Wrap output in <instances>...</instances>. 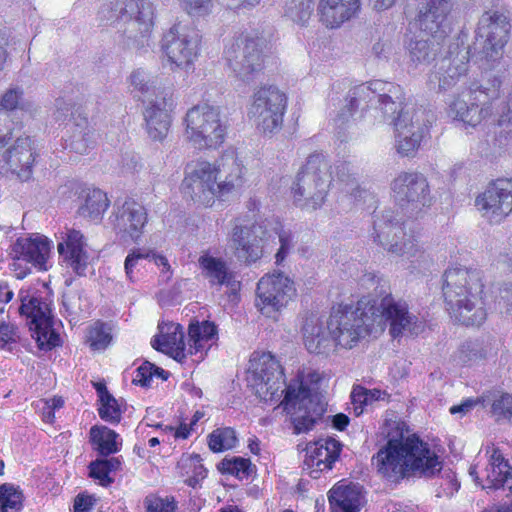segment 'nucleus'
<instances>
[{
    "mask_svg": "<svg viewBox=\"0 0 512 512\" xmlns=\"http://www.w3.org/2000/svg\"><path fill=\"white\" fill-rule=\"evenodd\" d=\"M98 413L101 419L106 422L119 423L121 420L120 406L112 395H105L104 399L100 401Z\"/></svg>",
    "mask_w": 512,
    "mask_h": 512,
    "instance_id": "obj_47",
    "label": "nucleus"
},
{
    "mask_svg": "<svg viewBox=\"0 0 512 512\" xmlns=\"http://www.w3.org/2000/svg\"><path fill=\"white\" fill-rule=\"evenodd\" d=\"M22 96V91L16 88L8 89L1 97H0V113L1 110L13 111L15 110L20 103ZM3 114L0 115L2 118Z\"/></svg>",
    "mask_w": 512,
    "mask_h": 512,
    "instance_id": "obj_53",
    "label": "nucleus"
},
{
    "mask_svg": "<svg viewBox=\"0 0 512 512\" xmlns=\"http://www.w3.org/2000/svg\"><path fill=\"white\" fill-rule=\"evenodd\" d=\"M200 268L205 277L212 284L227 285L232 290L240 287V283L234 280V273L229 271L226 262L220 258H215L205 253L198 259Z\"/></svg>",
    "mask_w": 512,
    "mask_h": 512,
    "instance_id": "obj_33",
    "label": "nucleus"
},
{
    "mask_svg": "<svg viewBox=\"0 0 512 512\" xmlns=\"http://www.w3.org/2000/svg\"><path fill=\"white\" fill-rule=\"evenodd\" d=\"M199 455H195L189 459L190 465L194 467V476L204 479L207 475V470L199 463Z\"/></svg>",
    "mask_w": 512,
    "mask_h": 512,
    "instance_id": "obj_64",
    "label": "nucleus"
},
{
    "mask_svg": "<svg viewBox=\"0 0 512 512\" xmlns=\"http://www.w3.org/2000/svg\"><path fill=\"white\" fill-rule=\"evenodd\" d=\"M217 335L215 322H190L188 328V353L194 354L205 348V343Z\"/></svg>",
    "mask_w": 512,
    "mask_h": 512,
    "instance_id": "obj_38",
    "label": "nucleus"
},
{
    "mask_svg": "<svg viewBox=\"0 0 512 512\" xmlns=\"http://www.w3.org/2000/svg\"><path fill=\"white\" fill-rule=\"evenodd\" d=\"M83 193L84 203L79 207V214L92 220L101 219L110 204L107 194L98 188H88Z\"/></svg>",
    "mask_w": 512,
    "mask_h": 512,
    "instance_id": "obj_36",
    "label": "nucleus"
},
{
    "mask_svg": "<svg viewBox=\"0 0 512 512\" xmlns=\"http://www.w3.org/2000/svg\"><path fill=\"white\" fill-rule=\"evenodd\" d=\"M12 252L19 259L34 265L39 270H46V263L50 255V241L48 238L38 235L20 237L14 243Z\"/></svg>",
    "mask_w": 512,
    "mask_h": 512,
    "instance_id": "obj_26",
    "label": "nucleus"
},
{
    "mask_svg": "<svg viewBox=\"0 0 512 512\" xmlns=\"http://www.w3.org/2000/svg\"><path fill=\"white\" fill-rule=\"evenodd\" d=\"M185 339L184 327L179 322H160L150 344L156 351L182 363L187 357Z\"/></svg>",
    "mask_w": 512,
    "mask_h": 512,
    "instance_id": "obj_23",
    "label": "nucleus"
},
{
    "mask_svg": "<svg viewBox=\"0 0 512 512\" xmlns=\"http://www.w3.org/2000/svg\"><path fill=\"white\" fill-rule=\"evenodd\" d=\"M59 261L77 276H85L89 253L84 234L75 228L65 227L56 236Z\"/></svg>",
    "mask_w": 512,
    "mask_h": 512,
    "instance_id": "obj_16",
    "label": "nucleus"
},
{
    "mask_svg": "<svg viewBox=\"0 0 512 512\" xmlns=\"http://www.w3.org/2000/svg\"><path fill=\"white\" fill-rule=\"evenodd\" d=\"M351 400L354 405H359L360 407L368 405L366 388L359 385L355 386L351 392Z\"/></svg>",
    "mask_w": 512,
    "mask_h": 512,
    "instance_id": "obj_58",
    "label": "nucleus"
},
{
    "mask_svg": "<svg viewBox=\"0 0 512 512\" xmlns=\"http://www.w3.org/2000/svg\"><path fill=\"white\" fill-rule=\"evenodd\" d=\"M483 403H489L491 413L496 420L512 421V395L499 390H490L482 394Z\"/></svg>",
    "mask_w": 512,
    "mask_h": 512,
    "instance_id": "obj_40",
    "label": "nucleus"
},
{
    "mask_svg": "<svg viewBox=\"0 0 512 512\" xmlns=\"http://www.w3.org/2000/svg\"><path fill=\"white\" fill-rule=\"evenodd\" d=\"M112 341L111 328L106 322H94L86 333V343L94 351H102Z\"/></svg>",
    "mask_w": 512,
    "mask_h": 512,
    "instance_id": "obj_41",
    "label": "nucleus"
},
{
    "mask_svg": "<svg viewBox=\"0 0 512 512\" xmlns=\"http://www.w3.org/2000/svg\"><path fill=\"white\" fill-rule=\"evenodd\" d=\"M443 296L451 317L470 320L476 294L484 299V284L478 272L465 268H449L444 273Z\"/></svg>",
    "mask_w": 512,
    "mask_h": 512,
    "instance_id": "obj_7",
    "label": "nucleus"
},
{
    "mask_svg": "<svg viewBox=\"0 0 512 512\" xmlns=\"http://www.w3.org/2000/svg\"><path fill=\"white\" fill-rule=\"evenodd\" d=\"M394 194L407 203L416 204V207H429L431 205L430 188L426 177L419 172H401L391 183Z\"/></svg>",
    "mask_w": 512,
    "mask_h": 512,
    "instance_id": "obj_19",
    "label": "nucleus"
},
{
    "mask_svg": "<svg viewBox=\"0 0 512 512\" xmlns=\"http://www.w3.org/2000/svg\"><path fill=\"white\" fill-rule=\"evenodd\" d=\"M349 424V417L343 413L336 414L332 416V426L339 430L343 431Z\"/></svg>",
    "mask_w": 512,
    "mask_h": 512,
    "instance_id": "obj_63",
    "label": "nucleus"
},
{
    "mask_svg": "<svg viewBox=\"0 0 512 512\" xmlns=\"http://www.w3.org/2000/svg\"><path fill=\"white\" fill-rule=\"evenodd\" d=\"M247 382L256 396L266 403L278 401L284 393L281 405L291 415L296 434L311 430L325 411L318 394L313 393L302 380H292L285 390L281 389L284 384L283 370L270 353L250 359Z\"/></svg>",
    "mask_w": 512,
    "mask_h": 512,
    "instance_id": "obj_2",
    "label": "nucleus"
},
{
    "mask_svg": "<svg viewBox=\"0 0 512 512\" xmlns=\"http://www.w3.org/2000/svg\"><path fill=\"white\" fill-rule=\"evenodd\" d=\"M510 21L499 11L485 12L478 22L477 36L484 39L482 53L487 61L502 58L503 51L510 38Z\"/></svg>",
    "mask_w": 512,
    "mask_h": 512,
    "instance_id": "obj_13",
    "label": "nucleus"
},
{
    "mask_svg": "<svg viewBox=\"0 0 512 512\" xmlns=\"http://www.w3.org/2000/svg\"><path fill=\"white\" fill-rule=\"evenodd\" d=\"M147 223L148 213L145 206L131 197L126 198L114 214L115 230L132 240L141 237Z\"/></svg>",
    "mask_w": 512,
    "mask_h": 512,
    "instance_id": "obj_20",
    "label": "nucleus"
},
{
    "mask_svg": "<svg viewBox=\"0 0 512 512\" xmlns=\"http://www.w3.org/2000/svg\"><path fill=\"white\" fill-rule=\"evenodd\" d=\"M37 156L36 146L31 137H18L14 145L5 151L4 161L11 173L25 182L33 176Z\"/></svg>",
    "mask_w": 512,
    "mask_h": 512,
    "instance_id": "obj_21",
    "label": "nucleus"
},
{
    "mask_svg": "<svg viewBox=\"0 0 512 512\" xmlns=\"http://www.w3.org/2000/svg\"><path fill=\"white\" fill-rule=\"evenodd\" d=\"M447 480V487L444 488V492L446 495H453L460 488V483L456 479L455 474L453 472L445 473Z\"/></svg>",
    "mask_w": 512,
    "mask_h": 512,
    "instance_id": "obj_62",
    "label": "nucleus"
},
{
    "mask_svg": "<svg viewBox=\"0 0 512 512\" xmlns=\"http://www.w3.org/2000/svg\"><path fill=\"white\" fill-rule=\"evenodd\" d=\"M23 262V259H19L14 255L13 261L10 265L11 271L18 280L26 278L31 273V268L27 265L28 263L25 262V264H23Z\"/></svg>",
    "mask_w": 512,
    "mask_h": 512,
    "instance_id": "obj_55",
    "label": "nucleus"
},
{
    "mask_svg": "<svg viewBox=\"0 0 512 512\" xmlns=\"http://www.w3.org/2000/svg\"><path fill=\"white\" fill-rule=\"evenodd\" d=\"M20 305L18 313L26 320H54L53 302L38 292L18 294Z\"/></svg>",
    "mask_w": 512,
    "mask_h": 512,
    "instance_id": "obj_31",
    "label": "nucleus"
},
{
    "mask_svg": "<svg viewBox=\"0 0 512 512\" xmlns=\"http://www.w3.org/2000/svg\"><path fill=\"white\" fill-rule=\"evenodd\" d=\"M303 338L305 347L310 353L328 355L335 350V338L331 324L305 322Z\"/></svg>",
    "mask_w": 512,
    "mask_h": 512,
    "instance_id": "obj_29",
    "label": "nucleus"
},
{
    "mask_svg": "<svg viewBox=\"0 0 512 512\" xmlns=\"http://www.w3.org/2000/svg\"><path fill=\"white\" fill-rule=\"evenodd\" d=\"M257 307L264 313L279 311L285 307L289 300L296 294L293 281L282 272L266 274L260 278L257 284Z\"/></svg>",
    "mask_w": 512,
    "mask_h": 512,
    "instance_id": "obj_17",
    "label": "nucleus"
},
{
    "mask_svg": "<svg viewBox=\"0 0 512 512\" xmlns=\"http://www.w3.org/2000/svg\"><path fill=\"white\" fill-rule=\"evenodd\" d=\"M130 83L136 90H138L141 93L147 92L149 89L145 81L144 74L139 70L134 71L131 74Z\"/></svg>",
    "mask_w": 512,
    "mask_h": 512,
    "instance_id": "obj_57",
    "label": "nucleus"
},
{
    "mask_svg": "<svg viewBox=\"0 0 512 512\" xmlns=\"http://www.w3.org/2000/svg\"><path fill=\"white\" fill-rule=\"evenodd\" d=\"M189 14H202L208 12L212 6V0H181ZM235 9L252 8L260 3V0H233Z\"/></svg>",
    "mask_w": 512,
    "mask_h": 512,
    "instance_id": "obj_44",
    "label": "nucleus"
},
{
    "mask_svg": "<svg viewBox=\"0 0 512 512\" xmlns=\"http://www.w3.org/2000/svg\"><path fill=\"white\" fill-rule=\"evenodd\" d=\"M146 512H176L177 502L173 497L147 496L144 500Z\"/></svg>",
    "mask_w": 512,
    "mask_h": 512,
    "instance_id": "obj_49",
    "label": "nucleus"
},
{
    "mask_svg": "<svg viewBox=\"0 0 512 512\" xmlns=\"http://www.w3.org/2000/svg\"><path fill=\"white\" fill-rule=\"evenodd\" d=\"M288 97L275 85H260L252 95L248 116L263 134H273L283 126Z\"/></svg>",
    "mask_w": 512,
    "mask_h": 512,
    "instance_id": "obj_10",
    "label": "nucleus"
},
{
    "mask_svg": "<svg viewBox=\"0 0 512 512\" xmlns=\"http://www.w3.org/2000/svg\"><path fill=\"white\" fill-rule=\"evenodd\" d=\"M456 0H422L418 13L408 24L409 34H413L408 43L410 59L415 64H430L440 52L437 33L453 12Z\"/></svg>",
    "mask_w": 512,
    "mask_h": 512,
    "instance_id": "obj_5",
    "label": "nucleus"
},
{
    "mask_svg": "<svg viewBox=\"0 0 512 512\" xmlns=\"http://www.w3.org/2000/svg\"><path fill=\"white\" fill-rule=\"evenodd\" d=\"M113 10L121 20L134 21L140 34L149 33L153 27V5L148 0H117Z\"/></svg>",
    "mask_w": 512,
    "mask_h": 512,
    "instance_id": "obj_25",
    "label": "nucleus"
},
{
    "mask_svg": "<svg viewBox=\"0 0 512 512\" xmlns=\"http://www.w3.org/2000/svg\"><path fill=\"white\" fill-rule=\"evenodd\" d=\"M236 443V433L229 427L216 429L209 435L208 444L213 452H223L232 449L236 446Z\"/></svg>",
    "mask_w": 512,
    "mask_h": 512,
    "instance_id": "obj_43",
    "label": "nucleus"
},
{
    "mask_svg": "<svg viewBox=\"0 0 512 512\" xmlns=\"http://www.w3.org/2000/svg\"><path fill=\"white\" fill-rule=\"evenodd\" d=\"M332 183L331 165L322 153H313L299 171L292 194L302 208H320Z\"/></svg>",
    "mask_w": 512,
    "mask_h": 512,
    "instance_id": "obj_6",
    "label": "nucleus"
},
{
    "mask_svg": "<svg viewBox=\"0 0 512 512\" xmlns=\"http://www.w3.org/2000/svg\"><path fill=\"white\" fill-rule=\"evenodd\" d=\"M122 469L121 457L102 456L88 465L89 477L97 481L102 487H109L114 483L112 474Z\"/></svg>",
    "mask_w": 512,
    "mask_h": 512,
    "instance_id": "obj_35",
    "label": "nucleus"
},
{
    "mask_svg": "<svg viewBox=\"0 0 512 512\" xmlns=\"http://www.w3.org/2000/svg\"><path fill=\"white\" fill-rule=\"evenodd\" d=\"M90 441L99 455L105 457L117 453L122 445L119 434L106 426L91 427Z\"/></svg>",
    "mask_w": 512,
    "mask_h": 512,
    "instance_id": "obj_34",
    "label": "nucleus"
},
{
    "mask_svg": "<svg viewBox=\"0 0 512 512\" xmlns=\"http://www.w3.org/2000/svg\"><path fill=\"white\" fill-rule=\"evenodd\" d=\"M163 51L172 69H189L199 55L201 38L190 26L174 24L163 40Z\"/></svg>",
    "mask_w": 512,
    "mask_h": 512,
    "instance_id": "obj_12",
    "label": "nucleus"
},
{
    "mask_svg": "<svg viewBox=\"0 0 512 512\" xmlns=\"http://www.w3.org/2000/svg\"><path fill=\"white\" fill-rule=\"evenodd\" d=\"M264 39L257 31L241 32L224 51V58L235 76L253 81L265 69Z\"/></svg>",
    "mask_w": 512,
    "mask_h": 512,
    "instance_id": "obj_9",
    "label": "nucleus"
},
{
    "mask_svg": "<svg viewBox=\"0 0 512 512\" xmlns=\"http://www.w3.org/2000/svg\"><path fill=\"white\" fill-rule=\"evenodd\" d=\"M380 311L383 320H409V306L405 300H396L392 294L381 298L379 307L376 300L369 296L361 297L355 305L337 303L332 307L331 316L334 318H347L351 315L354 320H370Z\"/></svg>",
    "mask_w": 512,
    "mask_h": 512,
    "instance_id": "obj_11",
    "label": "nucleus"
},
{
    "mask_svg": "<svg viewBox=\"0 0 512 512\" xmlns=\"http://www.w3.org/2000/svg\"><path fill=\"white\" fill-rule=\"evenodd\" d=\"M477 209L492 222H501L512 213V178H497L488 183L475 199Z\"/></svg>",
    "mask_w": 512,
    "mask_h": 512,
    "instance_id": "obj_15",
    "label": "nucleus"
},
{
    "mask_svg": "<svg viewBox=\"0 0 512 512\" xmlns=\"http://www.w3.org/2000/svg\"><path fill=\"white\" fill-rule=\"evenodd\" d=\"M31 336L40 350L50 351L61 345L60 334L53 327L55 322H27Z\"/></svg>",
    "mask_w": 512,
    "mask_h": 512,
    "instance_id": "obj_37",
    "label": "nucleus"
},
{
    "mask_svg": "<svg viewBox=\"0 0 512 512\" xmlns=\"http://www.w3.org/2000/svg\"><path fill=\"white\" fill-rule=\"evenodd\" d=\"M362 499L361 488L357 485L335 486L328 495L332 512H359Z\"/></svg>",
    "mask_w": 512,
    "mask_h": 512,
    "instance_id": "obj_32",
    "label": "nucleus"
},
{
    "mask_svg": "<svg viewBox=\"0 0 512 512\" xmlns=\"http://www.w3.org/2000/svg\"><path fill=\"white\" fill-rule=\"evenodd\" d=\"M477 91H469L462 93L461 96L454 99L451 103V112L455 115V119L463 122L465 125L476 127L482 121L491 116V107L480 106L474 100Z\"/></svg>",
    "mask_w": 512,
    "mask_h": 512,
    "instance_id": "obj_28",
    "label": "nucleus"
},
{
    "mask_svg": "<svg viewBox=\"0 0 512 512\" xmlns=\"http://www.w3.org/2000/svg\"><path fill=\"white\" fill-rule=\"evenodd\" d=\"M154 364L150 362H144L135 370L133 377V383L141 387L151 386L153 380Z\"/></svg>",
    "mask_w": 512,
    "mask_h": 512,
    "instance_id": "obj_52",
    "label": "nucleus"
},
{
    "mask_svg": "<svg viewBox=\"0 0 512 512\" xmlns=\"http://www.w3.org/2000/svg\"><path fill=\"white\" fill-rule=\"evenodd\" d=\"M390 334L393 338L401 336L403 333L417 335L420 327L418 322H390Z\"/></svg>",
    "mask_w": 512,
    "mask_h": 512,
    "instance_id": "obj_54",
    "label": "nucleus"
},
{
    "mask_svg": "<svg viewBox=\"0 0 512 512\" xmlns=\"http://www.w3.org/2000/svg\"><path fill=\"white\" fill-rule=\"evenodd\" d=\"M405 226L406 223L400 224L394 221L392 216H383L382 219L374 222V241L381 245L390 243L389 252L406 256L407 259L423 257L424 251L418 247L415 235H407Z\"/></svg>",
    "mask_w": 512,
    "mask_h": 512,
    "instance_id": "obj_14",
    "label": "nucleus"
},
{
    "mask_svg": "<svg viewBox=\"0 0 512 512\" xmlns=\"http://www.w3.org/2000/svg\"><path fill=\"white\" fill-rule=\"evenodd\" d=\"M173 107V94L169 90L159 91L155 100L150 102L144 113L150 138L162 141L167 136Z\"/></svg>",
    "mask_w": 512,
    "mask_h": 512,
    "instance_id": "obj_18",
    "label": "nucleus"
},
{
    "mask_svg": "<svg viewBox=\"0 0 512 512\" xmlns=\"http://www.w3.org/2000/svg\"><path fill=\"white\" fill-rule=\"evenodd\" d=\"M95 139L93 138V132H85L82 130L75 131L73 139L66 147H69L71 151L77 154H87L89 149L94 148Z\"/></svg>",
    "mask_w": 512,
    "mask_h": 512,
    "instance_id": "obj_48",
    "label": "nucleus"
},
{
    "mask_svg": "<svg viewBox=\"0 0 512 512\" xmlns=\"http://www.w3.org/2000/svg\"><path fill=\"white\" fill-rule=\"evenodd\" d=\"M378 473L389 479L409 476L432 477L441 470L438 456L429 444L412 435L398 440H389L373 457Z\"/></svg>",
    "mask_w": 512,
    "mask_h": 512,
    "instance_id": "obj_4",
    "label": "nucleus"
},
{
    "mask_svg": "<svg viewBox=\"0 0 512 512\" xmlns=\"http://www.w3.org/2000/svg\"><path fill=\"white\" fill-rule=\"evenodd\" d=\"M314 10V0H292L289 7V16L300 25H305L310 19Z\"/></svg>",
    "mask_w": 512,
    "mask_h": 512,
    "instance_id": "obj_46",
    "label": "nucleus"
},
{
    "mask_svg": "<svg viewBox=\"0 0 512 512\" xmlns=\"http://www.w3.org/2000/svg\"><path fill=\"white\" fill-rule=\"evenodd\" d=\"M148 257V253H141L139 250H133L127 255L125 259V272L130 280H132L133 268L135 267L137 260Z\"/></svg>",
    "mask_w": 512,
    "mask_h": 512,
    "instance_id": "obj_56",
    "label": "nucleus"
},
{
    "mask_svg": "<svg viewBox=\"0 0 512 512\" xmlns=\"http://www.w3.org/2000/svg\"><path fill=\"white\" fill-rule=\"evenodd\" d=\"M278 237L280 247L275 255V263L281 265L293 247V235L289 231L281 230Z\"/></svg>",
    "mask_w": 512,
    "mask_h": 512,
    "instance_id": "obj_51",
    "label": "nucleus"
},
{
    "mask_svg": "<svg viewBox=\"0 0 512 512\" xmlns=\"http://www.w3.org/2000/svg\"><path fill=\"white\" fill-rule=\"evenodd\" d=\"M23 508V493L12 484L0 486V512H20Z\"/></svg>",
    "mask_w": 512,
    "mask_h": 512,
    "instance_id": "obj_42",
    "label": "nucleus"
},
{
    "mask_svg": "<svg viewBox=\"0 0 512 512\" xmlns=\"http://www.w3.org/2000/svg\"><path fill=\"white\" fill-rule=\"evenodd\" d=\"M220 465L222 472L231 474L241 480L248 478L252 472L250 460L241 457L224 459Z\"/></svg>",
    "mask_w": 512,
    "mask_h": 512,
    "instance_id": "obj_45",
    "label": "nucleus"
},
{
    "mask_svg": "<svg viewBox=\"0 0 512 512\" xmlns=\"http://www.w3.org/2000/svg\"><path fill=\"white\" fill-rule=\"evenodd\" d=\"M92 501L88 496L78 495L74 501L75 512H86L91 509Z\"/></svg>",
    "mask_w": 512,
    "mask_h": 512,
    "instance_id": "obj_61",
    "label": "nucleus"
},
{
    "mask_svg": "<svg viewBox=\"0 0 512 512\" xmlns=\"http://www.w3.org/2000/svg\"><path fill=\"white\" fill-rule=\"evenodd\" d=\"M362 0H319L317 15L319 22L328 29L340 28L359 17Z\"/></svg>",
    "mask_w": 512,
    "mask_h": 512,
    "instance_id": "obj_24",
    "label": "nucleus"
},
{
    "mask_svg": "<svg viewBox=\"0 0 512 512\" xmlns=\"http://www.w3.org/2000/svg\"><path fill=\"white\" fill-rule=\"evenodd\" d=\"M342 445L334 438H319L306 447L304 465L310 469V476L318 478L320 472L329 471L333 464L338 460Z\"/></svg>",
    "mask_w": 512,
    "mask_h": 512,
    "instance_id": "obj_22",
    "label": "nucleus"
},
{
    "mask_svg": "<svg viewBox=\"0 0 512 512\" xmlns=\"http://www.w3.org/2000/svg\"><path fill=\"white\" fill-rule=\"evenodd\" d=\"M184 135L199 150L219 148L227 136V124L218 107L207 103L190 108L184 117Z\"/></svg>",
    "mask_w": 512,
    "mask_h": 512,
    "instance_id": "obj_8",
    "label": "nucleus"
},
{
    "mask_svg": "<svg viewBox=\"0 0 512 512\" xmlns=\"http://www.w3.org/2000/svg\"><path fill=\"white\" fill-rule=\"evenodd\" d=\"M321 324H331L333 336L335 338V348L341 346L343 348H352L354 344L366 332L360 324L356 322H320Z\"/></svg>",
    "mask_w": 512,
    "mask_h": 512,
    "instance_id": "obj_39",
    "label": "nucleus"
},
{
    "mask_svg": "<svg viewBox=\"0 0 512 512\" xmlns=\"http://www.w3.org/2000/svg\"><path fill=\"white\" fill-rule=\"evenodd\" d=\"M367 404H372L375 401H389L390 395L385 390L380 389H366Z\"/></svg>",
    "mask_w": 512,
    "mask_h": 512,
    "instance_id": "obj_59",
    "label": "nucleus"
},
{
    "mask_svg": "<svg viewBox=\"0 0 512 512\" xmlns=\"http://www.w3.org/2000/svg\"><path fill=\"white\" fill-rule=\"evenodd\" d=\"M18 335L11 322H1L0 324V349L12 351L13 345L17 343Z\"/></svg>",
    "mask_w": 512,
    "mask_h": 512,
    "instance_id": "obj_50",
    "label": "nucleus"
},
{
    "mask_svg": "<svg viewBox=\"0 0 512 512\" xmlns=\"http://www.w3.org/2000/svg\"><path fill=\"white\" fill-rule=\"evenodd\" d=\"M400 87L390 82L374 80L368 84L353 87L345 98V105L338 113V119L346 122L357 117L364 119L370 110L375 118H391L395 132V148L403 157H414L421 142L428 134V128L414 120V115L404 111L403 102H396L390 94H397Z\"/></svg>",
    "mask_w": 512,
    "mask_h": 512,
    "instance_id": "obj_1",
    "label": "nucleus"
},
{
    "mask_svg": "<svg viewBox=\"0 0 512 512\" xmlns=\"http://www.w3.org/2000/svg\"><path fill=\"white\" fill-rule=\"evenodd\" d=\"M255 224L251 226L235 225L232 231L233 246L239 257L248 263L259 260L263 255L262 237L258 235Z\"/></svg>",
    "mask_w": 512,
    "mask_h": 512,
    "instance_id": "obj_27",
    "label": "nucleus"
},
{
    "mask_svg": "<svg viewBox=\"0 0 512 512\" xmlns=\"http://www.w3.org/2000/svg\"><path fill=\"white\" fill-rule=\"evenodd\" d=\"M488 489H503L512 494V466L509 465L498 448L492 447L489 464L486 468Z\"/></svg>",
    "mask_w": 512,
    "mask_h": 512,
    "instance_id": "obj_30",
    "label": "nucleus"
},
{
    "mask_svg": "<svg viewBox=\"0 0 512 512\" xmlns=\"http://www.w3.org/2000/svg\"><path fill=\"white\" fill-rule=\"evenodd\" d=\"M14 297V291L5 280H0V304H8Z\"/></svg>",
    "mask_w": 512,
    "mask_h": 512,
    "instance_id": "obj_60",
    "label": "nucleus"
},
{
    "mask_svg": "<svg viewBox=\"0 0 512 512\" xmlns=\"http://www.w3.org/2000/svg\"><path fill=\"white\" fill-rule=\"evenodd\" d=\"M242 184V166L233 151H226L221 163L198 160L187 164L181 183L183 197L205 208L224 200Z\"/></svg>",
    "mask_w": 512,
    "mask_h": 512,
    "instance_id": "obj_3",
    "label": "nucleus"
}]
</instances>
